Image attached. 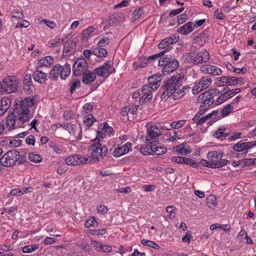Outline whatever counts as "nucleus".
<instances>
[{
	"instance_id": "39448f33",
	"label": "nucleus",
	"mask_w": 256,
	"mask_h": 256,
	"mask_svg": "<svg viewBox=\"0 0 256 256\" xmlns=\"http://www.w3.org/2000/svg\"><path fill=\"white\" fill-rule=\"evenodd\" d=\"M18 84V80L15 76H9L0 82V92L10 94L15 92Z\"/></svg>"
},
{
	"instance_id": "ea45409f",
	"label": "nucleus",
	"mask_w": 256,
	"mask_h": 256,
	"mask_svg": "<svg viewBox=\"0 0 256 256\" xmlns=\"http://www.w3.org/2000/svg\"><path fill=\"white\" fill-rule=\"evenodd\" d=\"M183 164L190 166L193 168H196L199 166V162L188 158H184Z\"/></svg>"
},
{
	"instance_id": "a211bd4d",
	"label": "nucleus",
	"mask_w": 256,
	"mask_h": 256,
	"mask_svg": "<svg viewBox=\"0 0 256 256\" xmlns=\"http://www.w3.org/2000/svg\"><path fill=\"white\" fill-rule=\"evenodd\" d=\"M234 110L233 106L232 104H228L221 110H218V114L215 115L210 121L208 122V124L211 125L218 120H220L222 118H224L228 116Z\"/></svg>"
},
{
	"instance_id": "79ce46f5",
	"label": "nucleus",
	"mask_w": 256,
	"mask_h": 256,
	"mask_svg": "<svg viewBox=\"0 0 256 256\" xmlns=\"http://www.w3.org/2000/svg\"><path fill=\"white\" fill-rule=\"evenodd\" d=\"M76 46V44L74 42L70 41L66 43L64 46V51L66 53H68L70 52L73 51L74 49V48Z\"/></svg>"
},
{
	"instance_id": "052dcab7",
	"label": "nucleus",
	"mask_w": 256,
	"mask_h": 256,
	"mask_svg": "<svg viewBox=\"0 0 256 256\" xmlns=\"http://www.w3.org/2000/svg\"><path fill=\"white\" fill-rule=\"evenodd\" d=\"M227 100L224 94H222L220 96L215 102V104L216 106L220 105Z\"/></svg>"
},
{
	"instance_id": "0e129e2a",
	"label": "nucleus",
	"mask_w": 256,
	"mask_h": 256,
	"mask_svg": "<svg viewBox=\"0 0 256 256\" xmlns=\"http://www.w3.org/2000/svg\"><path fill=\"white\" fill-rule=\"evenodd\" d=\"M96 222L95 218L94 216H92L90 220L86 222L84 226L86 228H90L91 226H94Z\"/></svg>"
},
{
	"instance_id": "f257e3e1",
	"label": "nucleus",
	"mask_w": 256,
	"mask_h": 256,
	"mask_svg": "<svg viewBox=\"0 0 256 256\" xmlns=\"http://www.w3.org/2000/svg\"><path fill=\"white\" fill-rule=\"evenodd\" d=\"M35 100L31 97L26 98L23 100L20 98L15 101V112L20 116V120H29L30 110L29 108L34 104Z\"/></svg>"
},
{
	"instance_id": "8fccbe9b",
	"label": "nucleus",
	"mask_w": 256,
	"mask_h": 256,
	"mask_svg": "<svg viewBox=\"0 0 256 256\" xmlns=\"http://www.w3.org/2000/svg\"><path fill=\"white\" fill-rule=\"evenodd\" d=\"M210 107L208 106L200 104L198 112L194 116V119L196 118L198 116H202V115L205 113V112Z\"/></svg>"
},
{
	"instance_id": "864d4df0",
	"label": "nucleus",
	"mask_w": 256,
	"mask_h": 256,
	"mask_svg": "<svg viewBox=\"0 0 256 256\" xmlns=\"http://www.w3.org/2000/svg\"><path fill=\"white\" fill-rule=\"evenodd\" d=\"M143 12H144V10L142 8H138L136 9L134 11L133 14H132V17H133L134 20H137L139 19L141 17Z\"/></svg>"
},
{
	"instance_id": "f8f14e48",
	"label": "nucleus",
	"mask_w": 256,
	"mask_h": 256,
	"mask_svg": "<svg viewBox=\"0 0 256 256\" xmlns=\"http://www.w3.org/2000/svg\"><path fill=\"white\" fill-rule=\"evenodd\" d=\"M66 163L70 166H77L88 164L86 156L82 154H73L65 158Z\"/></svg>"
},
{
	"instance_id": "20e7f679",
	"label": "nucleus",
	"mask_w": 256,
	"mask_h": 256,
	"mask_svg": "<svg viewBox=\"0 0 256 256\" xmlns=\"http://www.w3.org/2000/svg\"><path fill=\"white\" fill-rule=\"evenodd\" d=\"M184 78V76L180 74L170 76V78L164 81L162 87L172 95L182 85Z\"/></svg>"
},
{
	"instance_id": "7ed1b4c3",
	"label": "nucleus",
	"mask_w": 256,
	"mask_h": 256,
	"mask_svg": "<svg viewBox=\"0 0 256 256\" xmlns=\"http://www.w3.org/2000/svg\"><path fill=\"white\" fill-rule=\"evenodd\" d=\"M158 65L162 68V72L168 74L174 71L179 66L178 61L171 54L162 56L158 60Z\"/></svg>"
},
{
	"instance_id": "aec40b11",
	"label": "nucleus",
	"mask_w": 256,
	"mask_h": 256,
	"mask_svg": "<svg viewBox=\"0 0 256 256\" xmlns=\"http://www.w3.org/2000/svg\"><path fill=\"white\" fill-rule=\"evenodd\" d=\"M179 39L178 36H168L162 40L158 44V46L160 49H169L171 50L172 47L167 48L170 45L173 44L178 41Z\"/></svg>"
},
{
	"instance_id": "680f3d73",
	"label": "nucleus",
	"mask_w": 256,
	"mask_h": 256,
	"mask_svg": "<svg viewBox=\"0 0 256 256\" xmlns=\"http://www.w3.org/2000/svg\"><path fill=\"white\" fill-rule=\"evenodd\" d=\"M110 42V40L108 38H104L100 40L98 44V46L100 47H104L106 45H108Z\"/></svg>"
},
{
	"instance_id": "4c0bfd02",
	"label": "nucleus",
	"mask_w": 256,
	"mask_h": 256,
	"mask_svg": "<svg viewBox=\"0 0 256 256\" xmlns=\"http://www.w3.org/2000/svg\"><path fill=\"white\" fill-rule=\"evenodd\" d=\"M201 164L204 166H206L210 168H219L220 165H218L217 163H214L211 162L210 160H206L204 159H202L201 160Z\"/></svg>"
},
{
	"instance_id": "e2e57ef3",
	"label": "nucleus",
	"mask_w": 256,
	"mask_h": 256,
	"mask_svg": "<svg viewBox=\"0 0 256 256\" xmlns=\"http://www.w3.org/2000/svg\"><path fill=\"white\" fill-rule=\"evenodd\" d=\"M244 165L246 166H251L254 164H256V158H244L243 159Z\"/></svg>"
},
{
	"instance_id": "b1692460",
	"label": "nucleus",
	"mask_w": 256,
	"mask_h": 256,
	"mask_svg": "<svg viewBox=\"0 0 256 256\" xmlns=\"http://www.w3.org/2000/svg\"><path fill=\"white\" fill-rule=\"evenodd\" d=\"M193 26L194 23L192 22H188L178 28L177 32L180 34L187 35L194 30V26Z\"/></svg>"
},
{
	"instance_id": "a19ab883",
	"label": "nucleus",
	"mask_w": 256,
	"mask_h": 256,
	"mask_svg": "<svg viewBox=\"0 0 256 256\" xmlns=\"http://www.w3.org/2000/svg\"><path fill=\"white\" fill-rule=\"evenodd\" d=\"M142 244L144 246H148L150 248H154L156 250H158L160 248L158 244H156L154 242L149 240L146 239L142 240Z\"/></svg>"
},
{
	"instance_id": "cd10ccee",
	"label": "nucleus",
	"mask_w": 256,
	"mask_h": 256,
	"mask_svg": "<svg viewBox=\"0 0 256 256\" xmlns=\"http://www.w3.org/2000/svg\"><path fill=\"white\" fill-rule=\"evenodd\" d=\"M34 80L40 84L44 82L47 79V74L40 70H36L32 74Z\"/></svg>"
},
{
	"instance_id": "2f4dec72",
	"label": "nucleus",
	"mask_w": 256,
	"mask_h": 256,
	"mask_svg": "<svg viewBox=\"0 0 256 256\" xmlns=\"http://www.w3.org/2000/svg\"><path fill=\"white\" fill-rule=\"evenodd\" d=\"M60 69V78L65 80L70 74V65L66 63L64 66H61Z\"/></svg>"
},
{
	"instance_id": "4be33fe9",
	"label": "nucleus",
	"mask_w": 256,
	"mask_h": 256,
	"mask_svg": "<svg viewBox=\"0 0 256 256\" xmlns=\"http://www.w3.org/2000/svg\"><path fill=\"white\" fill-rule=\"evenodd\" d=\"M113 132V128L108 126L107 123L102 124L97 131L96 138L100 140L103 139V136L106 134H110Z\"/></svg>"
},
{
	"instance_id": "09e8293b",
	"label": "nucleus",
	"mask_w": 256,
	"mask_h": 256,
	"mask_svg": "<svg viewBox=\"0 0 256 256\" xmlns=\"http://www.w3.org/2000/svg\"><path fill=\"white\" fill-rule=\"evenodd\" d=\"M94 31V28L92 26H88L86 29L83 30L82 38L83 40H86L90 35Z\"/></svg>"
},
{
	"instance_id": "473e14b6",
	"label": "nucleus",
	"mask_w": 256,
	"mask_h": 256,
	"mask_svg": "<svg viewBox=\"0 0 256 256\" xmlns=\"http://www.w3.org/2000/svg\"><path fill=\"white\" fill-rule=\"evenodd\" d=\"M140 151L144 156L154 155L153 146H152V144L141 146Z\"/></svg>"
},
{
	"instance_id": "c9c22d12",
	"label": "nucleus",
	"mask_w": 256,
	"mask_h": 256,
	"mask_svg": "<svg viewBox=\"0 0 256 256\" xmlns=\"http://www.w3.org/2000/svg\"><path fill=\"white\" fill-rule=\"evenodd\" d=\"M148 64V61L146 60V58H140L138 61H135L132 63V68L136 70L146 67Z\"/></svg>"
},
{
	"instance_id": "9d476101",
	"label": "nucleus",
	"mask_w": 256,
	"mask_h": 256,
	"mask_svg": "<svg viewBox=\"0 0 256 256\" xmlns=\"http://www.w3.org/2000/svg\"><path fill=\"white\" fill-rule=\"evenodd\" d=\"M146 135L145 136L146 142L152 144V140H156L162 134V132L159 127L151 123L146 124Z\"/></svg>"
},
{
	"instance_id": "423d86ee",
	"label": "nucleus",
	"mask_w": 256,
	"mask_h": 256,
	"mask_svg": "<svg viewBox=\"0 0 256 256\" xmlns=\"http://www.w3.org/2000/svg\"><path fill=\"white\" fill-rule=\"evenodd\" d=\"M186 58L190 63L194 64H202L210 60V54L206 50H202L199 52H192L187 54Z\"/></svg>"
},
{
	"instance_id": "393cba45",
	"label": "nucleus",
	"mask_w": 256,
	"mask_h": 256,
	"mask_svg": "<svg viewBox=\"0 0 256 256\" xmlns=\"http://www.w3.org/2000/svg\"><path fill=\"white\" fill-rule=\"evenodd\" d=\"M54 58L52 56H46L42 58L36 64L37 68H49L53 64Z\"/></svg>"
},
{
	"instance_id": "412c9836",
	"label": "nucleus",
	"mask_w": 256,
	"mask_h": 256,
	"mask_svg": "<svg viewBox=\"0 0 256 256\" xmlns=\"http://www.w3.org/2000/svg\"><path fill=\"white\" fill-rule=\"evenodd\" d=\"M218 112V110H212L210 113H209L206 116H198L196 118L194 119V116L192 118L194 122L196 123V126H201L206 122L208 120L210 121L216 115Z\"/></svg>"
},
{
	"instance_id": "603ef678",
	"label": "nucleus",
	"mask_w": 256,
	"mask_h": 256,
	"mask_svg": "<svg viewBox=\"0 0 256 256\" xmlns=\"http://www.w3.org/2000/svg\"><path fill=\"white\" fill-rule=\"evenodd\" d=\"M226 86H236L238 84L236 78L234 76H226Z\"/></svg>"
},
{
	"instance_id": "f3484780",
	"label": "nucleus",
	"mask_w": 256,
	"mask_h": 256,
	"mask_svg": "<svg viewBox=\"0 0 256 256\" xmlns=\"http://www.w3.org/2000/svg\"><path fill=\"white\" fill-rule=\"evenodd\" d=\"M255 146H256V141L242 142L240 140L233 146V150L237 152H242L246 154L248 150Z\"/></svg>"
},
{
	"instance_id": "f704fd0d",
	"label": "nucleus",
	"mask_w": 256,
	"mask_h": 256,
	"mask_svg": "<svg viewBox=\"0 0 256 256\" xmlns=\"http://www.w3.org/2000/svg\"><path fill=\"white\" fill-rule=\"evenodd\" d=\"M48 144L50 147L52 148L56 154H64V150L62 146L56 144L54 142H50Z\"/></svg>"
},
{
	"instance_id": "5fc2aeb1",
	"label": "nucleus",
	"mask_w": 256,
	"mask_h": 256,
	"mask_svg": "<svg viewBox=\"0 0 256 256\" xmlns=\"http://www.w3.org/2000/svg\"><path fill=\"white\" fill-rule=\"evenodd\" d=\"M60 126L62 127L64 130H68L71 133V131H74L75 126L73 124H71L69 122H64L62 124H60Z\"/></svg>"
},
{
	"instance_id": "69168bd1",
	"label": "nucleus",
	"mask_w": 256,
	"mask_h": 256,
	"mask_svg": "<svg viewBox=\"0 0 256 256\" xmlns=\"http://www.w3.org/2000/svg\"><path fill=\"white\" fill-rule=\"evenodd\" d=\"M92 105L90 103H86L82 106V112L84 114H88L92 110Z\"/></svg>"
},
{
	"instance_id": "13d9d810",
	"label": "nucleus",
	"mask_w": 256,
	"mask_h": 256,
	"mask_svg": "<svg viewBox=\"0 0 256 256\" xmlns=\"http://www.w3.org/2000/svg\"><path fill=\"white\" fill-rule=\"evenodd\" d=\"M226 76H222L217 78L216 84L218 86H226Z\"/></svg>"
},
{
	"instance_id": "bf43d9fd",
	"label": "nucleus",
	"mask_w": 256,
	"mask_h": 256,
	"mask_svg": "<svg viewBox=\"0 0 256 256\" xmlns=\"http://www.w3.org/2000/svg\"><path fill=\"white\" fill-rule=\"evenodd\" d=\"M166 74H167L162 72V74L158 73V74L152 76H154V78L156 79V82H155V83L154 82V84H156L158 88V86H160L158 83L162 79V78Z\"/></svg>"
},
{
	"instance_id": "5701e85b",
	"label": "nucleus",
	"mask_w": 256,
	"mask_h": 256,
	"mask_svg": "<svg viewBox=\"0 0 256 256\" xmlns=\"http://www.w3.org/2000/svg\"><path fill=\"white\" fill-rule=\"evenodd\" d=\"M132 147V144L130 142H126L125 144L120 147H117L114 151L112 154L116 158H118L124 155L129 152Z\"/></svg>"
},
{
	"instance_id": "2eb2a0df",
	"label": "nucleus",
	"mask_w": 256,
	"mask_h": 256,
	"mask_svg": "<svg viewBox=\"0 0 256 256\" xmlns=\"http://www.w3.org/2000/svg\"><path fill=\"white\" fill-rule=\"evenodd\" d=\"M212 83V80L208 76H202L193 87L192 92L194 94H196L202 90L208 88Z\"/></svg>"
},
{
	"instance_id": "7c9ffc66",
	"label": "nucleus",
	"mask_w": 256,
	"mask_h": 256,
	"mask_svg": "<svg viewBox=\"0 0 256 256\" xmlns=\"http://www.w3.org/2000/svg\"><path fill=\"white\" fill-rule=\"evenodd\" d=\"M96 121V118L91 114H86L83 118V124L86 128H89Z\"/></svg>"
},
{
	"instance_id": "a18cd8bd",
	"label": "nucleus",
	"mask_w": 256,
	"mask_h": 256,
	"mask_svg": "<svg viewBox=\"0 0 256 256\" xmlns=\"http://www.w3.org/2000/svg\"><path fill=\"white\" fill-rule=\"evenodd\" d=\"M176 208L174 206H168L166 208V212L170 214L168 215V218L170 220H173L176 217V213L174 211L176 210Z\"/></svg>"
},
{
	"instance_id": "de8ad7c7",
	"label": "nucleus",
	"mask_w": 256,
	"mask_h": 256,
	"mask_svg": "<svg viewBox=\"0 0 256 256\" xmlns=\"http://www.w3.org/2000/svg\"><path fill=\"white\" fill-rule=\"evenodd\" d=\"M80 81L78 80H74L70 81V92L72 94L76 88L80 86Z\"/></svg>"
},
{
	"instance_id": "6ab92c4d",
	"label": "nucleus",
	"mask_w": 256,
	"mask_h": 256,
	"mask_svg": "<svg viewBox=\"0 0 256 256\" xmlns=\"http://www.w3.org/2000/svg\"><path fill=\"white\" fill-rule=\"evenodd\" d=\"M214 98L211 96L209 92L206 91L201 94L198 98V103L210 107L214 102Z\"/></svg>"
},
{
	"instance_id": "dca6fc26",
	"label": "nucleus",
	"mask_w": 256,
	"mask_h": 256,
	"mask_svg": "<svg viewBox=\"0 0 256 256\" xmlns=\"http://www.w3.org/2000/svg\"><path fill=\"white\" fill-rule=\"evenodd\" d=\"M200 71L205 74H210L214 76H219L222 74V70L220 68L208 64L202 66Z\"/></svg>"
},
{
	"instance_id": "338daca9",
	"label": "nucleus",
	"mask_w": 256,
	"mask_h": 256,
	"mask_svg": "<svg viewBox=\"0 0 256 256\" xmlns=\"http://www.w3.org/2000/svg\"><path fill=\"white\" fill-rule=\"evenodd\" d=\"M112 248L110 246L102 244L100 252H112Z\"/></svg>"
},
{
	"instance_id": "6e6d98bb",
	"label": "nucleus",
	"mask_w": 256,
	"mask_h": 256,
	"mask_svg": "<svg viewBox=\"0 0 256 256\" xmlns=\"http://www.w3.org/2000/svg\"><path fill=\"white\" fill-rule=\"evenodd\" d=\"M185 93L186 92H184V90L182 88L178 89V90L176 92V91L172 94V98L174 100L178 99L183 96Z\"/></svg>"
},
{
	"instance_id": "c85d7f7f",
	"label": "nucleus",
	"mask_w": 256,
	"mask_h": 256,
	"mask_svg": "<svg viewBox=\"0 0 256 256\" xmlns=\"http://www.w3.org/2000/svg\"><path fill=\"white\" fill-rule=\"evenodd\" d=\"M60 68L61 65L60 64L54 65L50 72L49 78L52 80H55L60 76Z\"/></svg>"
},
{
	"instance_id": "3c124183",
	"label": "nucleus",
	"mask_w": 256,
	"mask_h": 256,
	"mask_svg": "<svg viewBox=\"0 0 256 256\" xmlns=\"http://www.w3.org/2000/svg\"><path fill=\"white\" fill-rule=\"evenodd\" d=\"M186 121L185 120H180L177 122H172L170 126L172 128H182L183 126H184V124L186 123Z\"/></svg>"
},
{
	"instance_id": "1a4fd4ad",
	"label": "nucleus",
	"mask_w": 256,
	"mask_h": 256,
	"mask_svg": "<svg viewBox=\"0 0 256 256\" xmlns=\"http://www.w3.org/2000/svg\"><path fill=\"white\" fill-rule=\"evenodd\" d=\"M19 116L15 112V108L12 111H10L6 120V126L9 130H12L16 128V124L17 127H20L21 125L28 120L24 121L20 120L18 118Z\"/></svg>"
},
{
	"instance_id": "ddd939ff",
	"label": "nucleus",
	"mask_w": 256,
	"mask_h": 256,
	"mask_svg": "<svg viewBox=\"0 0 256 256\" xmlns=\"http://www.w3.org/2000/svg\"><path fill=\"white\" fill-rule=\"evenodd\" d=\"M88 64L84 58H78L72 66L73 74L75 76H80L88 70Z\"/></svg>"
},
{
	"instance_id": "72a5a7b5",
	"label": "nucleus",
	"mask_w": 256,
	"mask_h": 256,
	"mask_svg": "<svg viewBox=\"0 0 256 256\" xmlns=\"http://www.w3.org/2000/svg\"><path fill=\"white\" fill-rule=\"evenodd\" d=\"M92 54L100 58H105L108 56L107 50L105 48L100 46L94 48Z\"/></svg>"
},
{
	"instance_id": "0eeeda50",
	"label": "nucleus",
	"mask_w": 256,
	"mask_h": 256,
	"mask_svg": "<svg viewBox=\"0 0 256 256\" xmlns=\"http://www.w3.org/2000/svg\"><path fill=\"white\" fill-rule=\"evenodd\" d=\"M19 157L18 150H8L0 158V164L4 167H11L15 164Z\"/></svg>"
},
{
	"instance_id": "9b49d317",
	"label": "nucleus",
	"mask_w": 256,
	"mask_h": 256,
	"mask_svg": "<svg viewBox=\"0 0 256 256\" xmlns=\"http://www.w3.org/2000/svg\"><path fill=\"white\" fill-rule=\"evenodd\" d=\"M158 88L156 84H153L152 86L148 84L143 86L141 91L142 96L140 98V102H146L152 98V92Z\"/></svg>"
},
{
	"instance_id": "774afa93",
	"label": "nucleus",
	"mask_w": 256,
	"mask_h": 256,
	"mask_svg": "<svg viewBox=\"0 0 256 256\" xmlns=\"http://www.w3.org/2000/svg\"><path fill=\"white\" fill-rule=\"evenodd\" d=\"M24 84L30 86L32 84V80L31 75L30 74H26L24 78Z\"/></svg>"
},
{
	"instance_id": "c756f323",
	"label": "nucleus",
	"mask_w": 256,
	"mask_h": 256,
	"mask_svg": "<svg viewBox=\"0 0 256 256\" xmlns=\"http://www.w3.org/2000/svg\"><path fill=\"white\" fill-rule=\"evenodd\" d=\"M226 130L225 127L221 126L214 132L212 136L217 139L222 140V137L226 138L230 134V133H226Z\"/></svg>"
},
{
	"instance_id": "f03ea898",
	"label": "nucleus",
	"mask_w": 256,
	"mask_h": 256,
	"mask_svg": "<svg viewBox=\"0 0 256 256\" xmlns=\"http://www.w3.org/2000/svg\"><path fill=\"white\" fill-rule=\"evenodd\" d=\"M100 140L96 138L93 140L94 143L90 146L92 156H86L88 164L98 162L100 159L104 158L107 154L108 148L100 142Z\"/></svg>"
},
{
	"instance_id": "58836bf2",
	"label": "nucleus",
	"mask_w": 256,
	"mask_h": 256,
	"mask_svg": "<svg viewBox=\"0 0 256 256\" xmlns=\"http://www.w3.org/2000/svg\"><path fill=\"white\" fill-rule=\"evenodd\" d=\"M39 248L37 244H31L24 246L22 249V252L24 253H30L34 252Z\"/></svg>"
},
{
	"instance_id": "49530a36",
	"label": "nucleus",
	"mask_w": 256,
	"mask_h": 256,
	"mask_svg": "<svg viewBox=\"0 0 256 256\" xmlns=\"http://www.w3.org/2000/svg\"><path fill=\"white\" fill-rule=\"evenodd\" d=\"M12 16L18 19H22L24 17L22 12L18 9H13L11 12Z\"/></svg>"
},
{
	"instance_id": "37998d69",
	"label": "nucleus",
	"mask_w": 256,
	"mask_h": 256,
	"mask_svg": "<svg viewBox=\"0 0 256 256\" xmlns=\"http://www.w3.org/2000/svg\"><path fill=\"white\" fill-rule=\"evenodd\" d=\"M29 160L32 162L35 163H38L42 161V156L38 154H36L34 152H31L29 154Z\"/></svg>"
},
{
	"instance_id": "c03bdc74",
	"label": "nucleus",
	"mask_w": 256,
	"mask_h": 256,
	"mask_svg": "<svg viewBox=\"0 0 256 256\" xmlns=\"http://www.w3.org/2000/svg\"><path fill=\"white\" fill-rule=\"evenodd\" d=\"M167 149L164 146H153L154 155V154L158 156L162 155L166 152Z\"/></svg>"
},
{
	"instance_id": "a878e982",
	"label": "nucleus",
	"mask_w": 256,
	"mask_h": 256,
	"mask_svg": "<svg viewBox=\"0 0 256 256\" xmlns=\"http://www.w3.org/2000/svg\"><path fill=\"white\" fill-rule=\"evenodd\" d=\"M11 104L10 98L2 97L0 100V116L4 115L8 110Z\"/></svg>"
},
{
	"instance_id": "6e6552de",
	"label": "nucleus",
	"mask_w": 256,
	"mask_h": 256,
	"mask_svg": "<svg viewBox=\"0 0 256 256\" xmlns=\"http://www.w3.org/2000/svg\"><path fill=\"white\" fill-rule=\"evenodd\" d=\"M113 62L107 60L99 67L94 69L96 76L104 78H108L111 74L116 72V70L112 68Z\"/></svg>"
},
{
	"instance_id": "4468645a",
	"label": "nucleus",
	"mask_w": 256,
	"mask_h": 256,
	"mask_svg": "<svg viewBox=\"0 0 256 256\" xmlns=\"http://www.w3.org/2000/svg\"><path fill=\"white\" fill-rule=\"evenodd\" d=\"M224 152L221 150L209 152L207 155L208 160L212 162L217 163L220 165L219 168H222L228 164V160L221 158Z\"/></svg>"
},
{
	"instance_id": "e433bc0d",
	"label": "nucleus",
	"mask_w": 256,
	"mask_h": 256,
	"mask_svg": "<svg viewBox=\"0 0 256 256\" xmlns=\"http://www.w3.org/2000/svg\"><path fill=\"white\" fill-rule=\"evenodd\" d=\"M168 51H169V49L164 50L158 54H153V55H152V56H148L146 59V61H148V64H150L153 60H154L157 58H161L162 56L165 55V54L166 52H168Z\"/></svg>"
},
{
	"instance_id": "4d7b16f0",
	"label": "nucleus",
	"mask_w": 256,
	"mask_h": 256,
	"mask_svg": "<svg viewBox=\"0 0 256 256\" xmlns=\"http://www.w3.org/2000/svg\"><path fill=\"white\" fill-rule=\"evenodd\" d=\"M90 233L93 236H102L106 234V229H102L98 230H90Z\"/></svg>"
},
{
	"instance_id": "bb28decb",
	"label": "nucleus",
	"mask_w": 256,
	"mask_h": 256,
	"mask_svg": "<svg viewBox=\"0 0 256 256\" xmlns=\"http://www.w3.org/2000/svg\"><path fill=\"white\" fill-rule=\"evenodd\" d=\"M82 75V82L87 84L93 82L96 80V76L94 71L92 72L88 70Z\"/></svg>"
}]
</instances>
